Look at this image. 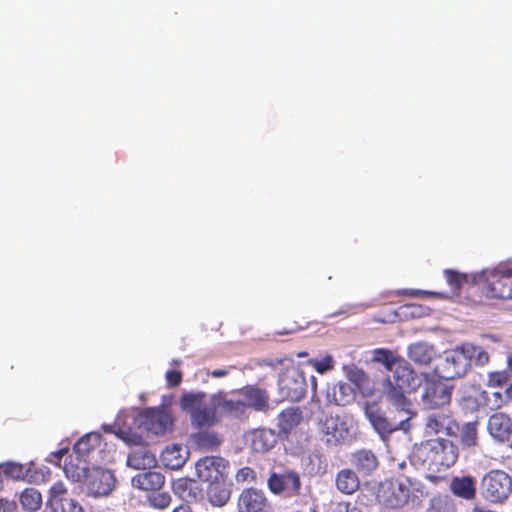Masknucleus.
<instances>
[{"label": "nucleus", "instance_id": "obj_1", "mask_svg": "<svg viewBox=\"0 0 512 512\" xmlns=\"http://www.w3.org/2000/svg\"><path fill=\"white\" fill-rule=\"evenodd\" d=\"M488 362L489 355L481 346L463 343L439 356L435 372L442 379L454 380L464 377L471 370L472 363L484 366Z\"/></svg>", "mask_w": 512, "mask_h": 512}, {"label": "nucleus", "instance_id": "obj_2", "mask_svg": "<svg viewBox=\"0 0 512 512\" xmlns=\"http://www.w3.org/2000/svg\"><path fill=\"white\" fill-rule=\"evenodd\" d=\"M458 458V449L449 439H430L422 443L413 453L412 461L423 469L431 471L426 479L437 482L443 477L434 473L441 472L452 466Z\"/></svg>", "mask_w": 512, "mask_h": 512}, {"label": "nucleus", "instance_id": "obj_3", "mask_svg": "<svg viewBox=\"0 0 512 512\" xmlns=\"http://www.w3.org/2000/svg\"><path fill=\"white\" fill-rule=\"evenodd\" d=\"M391 372L392 377H388L383 383V394L396 409L411 410V402L405 397V393L419 387V377L404 360H401Z\"/></svg>", "mask_w": 512, "mask_h": 512}, {"label": "nucleus", "instance_id": "obj_4", "mask_svg": "<svg viewBox=\"0 0 512 512\" xmlns=\"http://www.w3.org/2000/svg\"><path fill=\"white\" fill-rule=\"evenodd\" d=\"M196 474L207 484L208 501L215 507L224 506V460L218 456H206L196 463Z\"/></svg>", "mask_w": 512, "mask_h": 512}, {"label": "nucleus", "instance_id": "obj_5", "mask_svg": "<svg viewBox=\"0 0 512 512\" xmlns=\"http://www.w3.org/2000/svg\"><path fill=\"white\" fill-rule=\"evenodd\" d=\"M423 494L422 485L406 479H386L381 482L377 492L378 502L389 509H398Z\"/></svg>", "mask_w": 512, "mask_h": 512}, {"label": "nucleus", "instance_id": "obj_6", "mask_svg": "<svg viewBox=\"0 0 512 512\" xmlns=\"http://www.w3.org/2000/svg\"><path fill=\"white\" fill-rule=\"evenodd\" d=\"M314 406L316 404L311 407V413L315 418L322 440L326 444L337 445L352 440V426L346 419L339 415H333L331 411L323 410L320 406H317L314 410Z\"/></svg>", "mask_w": 512, "mask_h": 512}, {"label": "nucleus", "instance_id": "obj_7", "mask_svg": "<svg viewBox=\"0 0 512 512\" xmlns=\"http://www.w3.org/2000/svg\"><path fill=\"white\" fill-rule=\"evenodd\" d=\"M399 416L393 418L386 417L385 413L377 404L367 403L364 406V413L374 431L379 435L381 440L386 441L389 436L398 430L407 433L411 428L412 411L397 409Z\"/></svg>", "mask_w": 512, "mask_h": 512}, {"label": "nucleus", "instance_id": "obj_8", "mask_svg": "<svg viewBox=\"0 0 512 512\" xmlns=\"http://www.w3.org/2000/svg\"><path fill=\"white\" fill-rule=\"evenodd\" d=\"M512 493V478L503 470L487 472L480 483V494L484 500L502 504Z\"/></svg>", "mask_w": 512, "mask_h": 512}, {"label": "nucleus", "instance_id": "obj_9", "mask_svg": "<svg viewBox=\"0 0 512 512\" xmlns=\"http://www.w3.org/2000/svg\"><path fill=\"white\" fill-rule=\"evenodd\" d=\"M183 410L191 415V423L197 428L211 426L215 422L216 409L205 401L203 393H185L180 399Z\"/></svg>", "mask_w": 512, "mask_h": 512}, {"label": "nucleus", "instance_id": "obj_10", "mask_svg": "<svg viewBox=\"0 0 512 512\" xmlns=\"http://www.w3.org/2000/svg\"><path fill=\"white\" fill-rule=\"evenodd\" d=\"M475 284H481L485 294L491 298H512V274L500 271H482L473 276Z\"/></svg>", "mask_w": 512, "mask_h": 512}, {"label": "nucleus", "instance_id": "obj_11", "mask_svg": "<svg viewBox=\"0 0 512 512\" xmlns=\"http://www.w3.org/2000/svg\"><path fill=\"white\" fill-rule=\"evenodd\" d=\"M418 388L420 403L427 409L441 408L451 401L452 387L441 380L427 379Z\"/></svg>", "mask_w": 512, "mask_h": 512}, {"label": "nucleus", "instance_id": "obj_12", "mask_svg": "<svg viewBox=\"0 0 512 512\" xmlns=\"http://www.w3.org/2000/svg\"><path fill=\"white\" fill-rule=\"evenodd\" d=\"M278 390L282 399L290 401L301 400L307 390L304 373L295 367L287 368L279 376Z\"/></svg>", "mask_w": 512, "mask_h": 512}, {"label": "nucleus", "instance_id": "obj_13", "mask_svg": "<svg viewBox=\"0 0 512 512\" xmlns=\"http://www.w3.org/2000/svg\"><path fill=\"white\" fill-rule=\"evenodd\" d=\"M267 487L274 495L295 497L301 494L302 482L300 474L291 469L282 472H272L267 479Z\"/></svg>", "mask_w": 512, "mask_h": 512}, {"label": "nucleus", "instance_id": "obj_14", "mask_svg": "<svg viewBox=\"0 0 512 512\" xmlns=\"http://www.w3.org/2000/svg\"><path fill=\"white\" fill-rule=\"evenodd\" d=\"M84 485L91 497L108 496L115 488L116 478L112 471L101 467H92Z\"/></svg>", "mask_w": 512, "mask_h": 512}, {"label": "nucleus", "instance_id": "obj_15", "mask_svg": "<svg viewBox=\"0 0 512 512\" xmlns=\"http://www.w3.org/2000/svg\"><path fill=\"white\" fill-rule=\"evenodd\" d=\"M139 424L154 435H162L173 425V418L164 409L149 408L139 414Z\"/></svg>", "mask_w": 512, "mask_h": 512}, {"label": "nucleus", "instance_id": "obj_16", "mask_svg": "<svg viewBox=\"0 0 512 512\" xmlns=\"http://www.w3.org/2000/svg\"><path fill=\"white\" fill-rule=\"evenodd\" d=\"M239 512H273L271 502L264 491L256 488L244 489L238 497Z\"/></svg>", "mask_w": 512, "mask_h": 512}, {"label": "nucleus", "instance_id": "obj_17", "mask_svg": "<svg viewBox=\"0 0 512 512\" xmlns=\"http://www.w3.org/2000/svg\"><path fill=\"white\" fill-rule=\"evenodd\" d=\"M426 428L430 433L452 435L458 430V424L446 411H437L426 418Z\"/></svg>", "mask_w": 512, "mask_h": 512}, {"label": "nucleus", "instance_id": "obj_18", "mask_svg": "<svg viewBox=\"0 0 512 512\" xmlns=\"http://www.w3.org/2000/svg\"><path fill=\"white\" fill-rule=\"evenodd\" d=\"M487 430L497 442H508L512 435V420L504 413H494L488 419Z\"/></svg>", "mask_w": 512, "mask_h": 512}, {"label": "nucleus", "instance_id": "obj_19", "mask_svg": "<svg viewBox=\"0 0 512 512\" xmlns=\"http://www.w3.org/2000/svg\"><path fill=\"white\" fill-rule=\"evenodd\" d=\"M91 468L88 466L87 459L70 453L64 462L63 471L68 479L73 482H85Z\"/></svg>", "mask_w": 512, "mask_h": 512}, {"label": "nucleus", "instance_id": "obj_20", "mask_svg": "<svg viewBox=\"0 0 512 512\" xmlns=\"http://www.w3.org/2000/svg\"><path fill=\"white\" fill-rule=\"evenodd\" d=\"M246 441L255 452L265 453L275 446L277 436L272 429L258 428L247 433Z\"/></svg>", "mask_w": 512, "mask_h": 512}, {"label": "nucleus", "instance_id": "obj_21", "mask_svg": "<svg viewBox=\"0 0 512 512\" xmlns=\"http://www.w3.org/2000/svg\"><path fill=\"white\" fill-rule=\"evenodd\" d=\"M351 464L363 475H369L375 471L379 461L375 453L370 449H360L351 454Z\"/></svg>", "mask_w": 512, "mask_h": 512}, {"label": "nucleus", "instance_id": "obj_22", "mask_svg": "<svg viewBox=\"0 0 512 512\" xmlns=\"http://www.w3.org/2000/svg\"><path fill=\"white\" fill-rule=\"evenodd\" d=\"M127 463L134 469L146 470L154 468L157 465V459L147 447L139 446L128 454Z\"/></svg>", "mask_w": 512, "mask_h": 512}, {"label": "nucleus", "instance_id": "obj_23", "mask_svg": "<svg viewBox=\"0 0 512 512\" xmlns=\"http://www.w3.org/2000/svg\"><path fill=\"white\" fill-rule=\"evenodd\" d=\"M433 345L426 342H416L408 347V358L419 366H427L436 357Z\"/></svg>", "mask_w": 512, "mask_h": 512}, {"label": "nucleus", "instance_id": "obj_24", "mask_svg": "<svg viewBox=\"0 0 512 512\" xmlns=\"http://www.w3.org/2000/svg\"><path fill=\"white\" fill-rule=\"evenodd\" d=\"M160 458L166 468L177 470L186 463L188 452L181 445L172 444L161 452Z\"/></svg>", "mask_w": 512, "mask_h": 512}, {"label": "nucleus", "instance_id": "obj_25", "mask_svg": "<svg viewBox=\"0 0 512 512\" xmlns=\"http://www.w3.org/2000/svg\"><path fill=\"white\" fill-rule=\"evenodd\" d=\"M165 483V477L156 471H147L139 473L132 478V484L135 488L143 491L160 490Z\"/></svg>", "mask_w": 512, "mask_h": 512}, {"label": "nucleus", "instance_id": "obj_26", "mask_svg": "<svg viewBox=\"0 0 512 512\" xmlns=\"http://www.w3.org/2000/svg\"><path fill=\"white\" fill-rule=\"evenodd\" d=\"M355 387L346 382H338L333 384L327 390V400L336 405L345 406L354 399Z\"/></svg>", "mask_w": 512, "mask_h": 512}, {"label": "nucleus", "instance_id": "obj_27", "mask_svg": "<svg viewBox=\"0 0 512 512\" xmlns=\"http://www.w3.org/2000/svg\"><path fill=\"white\" fill-rule=\"evenodd\" d=\"M450 490L459 498L472 500L476 495L475 479L471 476H456L450 482Z\"/></svg>", "mask_w": 512, "mask_h": 512}, {"label": "nucleus", "instance_id": "obj_28", "mask_svg": "<svg viewBox=\"0 0 512 512\" xmlns=\"http://www.w3.org/2000/svg\"><path fill=\"white\" fill-rule=\"evenodd\" d=\"M102 436L98 432L87 433L82 436L73 446V453L87 459L96 449H99Z\"/></svg>", "mask_w": 512, "mask_h": 512}, {"label": "nucleus", "instance_id": "obj_29", "mask_svg": "<svg viewBox=\"0 0 512 512\" xmlns=\"http://www.w3.org/2000/svg\"><path fill=\"white\" fill-rule=\"evenodd\" d=\"M335 485L341 493L351 495L359 488L360 482L354 470L345 468L336 474Z\"/></svg>", "mask_w": 512, "mask_h": 512}, {"label": "nucleus", "instance_id": "obj_30", "mask_svg": "<svg viewBox=\"0 0 512 512\" xmlns=\"http://www.w3.org/2000/svg\"><path fill=\"white\" fill-rule=\"evenodd\" d=\"M302 419L303 415L299 407H290L283 410L278 415L280 432L287 435L301 423Z\"/></svg>", "mask_w": 512, "mask_h": 512}, {"label": "nucleus", "instance_id": "obj_31", "mask_svg": "<svg viewBox=\"0 0 512 512\" xmlns=\"http://www.w3.org/2000/svg\"><path fill=\"white\" fill-rule=\"evenodd\" d=\"M247 408H254L257 411H264L268 407V397L260 389L250 388L242 395Z\"/></svg>", "mask_w": 512, "mask_h": 512}, {"label": "nucleus", "instance_id": "obj_32", "mask_svg": "<svg viewBox=\"0 0 512 512\" xmlns=\"http://www.w3.org/2000/svg\"><path fill=\"white\" fill-rule=\"evenodd\" d=\"M114 433L123 441L132 445H140L142 443V436L132 431L130 427L124 425L122 415H118L114 421Z\"/></svg>", "mask_w": 512, "mask_h": 512}, {"label": "nucleus", "instance_id": "obj_33", "mask_svg": "<svg viewBox=\"0 0 512 512\" xmlns=\"http://www.w3.org/2000/svg\"><path fill=\"white\" fill-rule=\"evenodd\" d=\"M20 503L23 509L29 512H35L40 509L42 504L41 493L34 488H27L20 494Z\"/></svg>", "mask_w": 512, "mask_h": 512}, {"label": "nucleus", "instance_id": "obj_34", "mask_svg": "<svg viewBox=\"0 0 512 512\" xmlns=\"http://www.w3.org/2000/svg\"><path fill=\"white\" fill-rule=\"evenodd\" d=\"M173 492L185 502L196 500L197 493L193 491V481L187 478H179L173 482Z\"/></svg>", "mask_w": 512, "mask_h": 512}, {"label": "nucleus", "instance_id": "obj_35", "mask_svg": "<svg viewBox=\"0 0 512 512\" xmlns=\"http://www.w3.org/2000/svg\"><path fill=\"white\" fill-rule=\"evenodd\" d=\"M506 400V396L504 397L500 392L488 393L484 390L479 391L475 398L477 406H487L490 409L501 407Z\"/></svg>", "mask_w": 512, "mask_h": 512}, {"label": "nucleus", "instance_id": "obj_36", "mask_svg": "<svg viewBox=\"0 0 512 512\" xmlns=\"http://www.w3.org/2000/svg\"><path fill=\"white\" fill-rule=\"evenodd\" d=\"M372 361L381 363L386 370L392 371L394 367L401 361L398 357L390 350L379 348L372 352Z\"/></svg>", "mask_w": 512, "mask_h": 512}, {"label": "nucleus", "instance_id": "obj_37", "mask_svg": "<svg viewBox=\"0 0 512 512\" xmlns=\"http://www.w3.org/2000/svg\"><path fill=\"white\" fill-rule=\"evenodd\" d=\"M194 442L198 448L202 450H215L220 444L221 440L215 433L202 431L194 435Z\"/></svg>", "mask_w": 512, "mask_h": 512}, {"label": "nucleus", "instance_id": "obj_38", "mask_svg": "<svg viewBox=\"0 0 512 512\" xmlns=\"http://www.w3.org/2000/svg\"><path fill=\"white\" fill-rule=\"evenodd\" d=\"M454 504L448 495H436L431 498L426 512H453Z\"/></svg>", "mask_w": 512, "mask_h": 512}, {"label": "nucleus", "instance_id": "obj_39", "mask_svg": "<svg viewBox=\"0 0 512 512\" xmlns=\"http://www.w3.org/2000/svg\"><path fill=\"white\" fill-rule=\"evenodd\" d=\"M444 275L446 282L452 289L454 295H458L462 286L469 281V276L467 274H463L452 269L444 270Z\"/></svg>", "mask_w": 512, "mask_h": 512}, {"label": "nucleus", "instance_id": "obj_40", "mask_svg": "<svg viewBox=\"0 0 512 512\" xmlns=\"http://www.w3.org/2000/svg\"><path fill=\"white\" fill-rule=\"evenodd\" d=\"M247 411H248V408L242 398L241 399H234V398L226 399V416L239 418V419H245L248 416Z\"/></svg>", "mask_w": 512, "mask_h": 512}, {"label": "nucleus", "instance_id": "obj_41", "mask_svg": "<svg viewBox=\"0 0 512 512\" xmlns=\"http://www.w3.org/2000/svg\"><path fill=\"white\" fill-rule=\"evenodd\" d=\"M149 506L158 510L168 508L172 502L171 495L168 492H152L147 496Z\"/></svg>", "mask_w": 512, "mask_h": 512}, {"label": "nucleus", "instance_id": "obj_42", "mask_svg": "<svg viewBox=\"0 0 512 512\" xmlns=\"http://www.w3.org/2000/svg\"><path fill=\"white\" fill-rule=\"evenodd\" d=\"M50 512H85L83 507L78 501L72 498L64 499L62 501L55 500L53 506L50 507Z\"/></svg>", "mask_w": 512, "mask_h": 512}, {"label": "nucleus", "instance_id": "obj_43", "mask_svg": "<svg viewBox=\"0 0 512 512\" xmlns=\"http://www.w3.org/2000/svg\"><path fill=\"white\" fill-rule=\"evenodd\" d=\"M461 441L467 447L474 446L477 441L476 424L469 422L463 425L461 430Z\"/></svg>", "mask_w": 512, "mask_h": 512}, {"label": "nucleus", "instance_id": "obj_44", "mask_svg": "<svg viewBox=\"0 0 512 512\" xmlns=\"http://www.w3.org/2000/svg\"><path fill=\"white\" fill-rule=\"evenodd\" d=\"M344 370L348 380L351 382L350 384L355 387V390L360 388L366 381V375L363 370L355 366L344 367Z\"/></svg>", "mask_w": 512, "mask_h": 512}, {"label": "nucleus", "instance_id": "obj_45", "mask_svg": "<svg viewBox=\"0 0 512 512\" xmlns=\"http://www.w3.org/2000/svg\"><path fill=\"white\" fill-rule=\"evenodd\" d=\"M67 489L61 481L55 482L49 490L48 506H53L55 500L62 501L66 497Z\"/></svg>", "mask_w": 512, "mask_h": 512}, {"label": "nucleus", "instance_id": "obj_46", "mask_svg": "<svg viewBox=\"0 0 512 512\" xmlns=\"http://www.w3.org/2000/svg\"><path fill=\"white\" fill-rule=\"evenodd\" d=\"M309 364L319 373L323 374L334 367V360L331 355L322 358H313L309 360Z\"/></svg>", "mask_w": 512, "mask_h": 512}, {"label": "nucleus", "instance_id": "obj_47", "mask_svg": "<svg viewBox=\"0 0 512 512\" xmlns=\"http://www.w3.org/2000/svg\"><path fill=\"white\" fill-rule=\"evenodd\" d=\"M510 380L507 371L491 372L488 374V385L492 387L502 386Z\"/></svg>", "mask_w": 512, "mask_h": 512}, {"label": "nucleus", "instance_id": "obj_48", "mask_svg": "<svg viewBox=\"0 0 512 512\" xmlns=\"http://www.w3.org/2000/svg\"><path fill=\"white\" fill-rule=\"evenodd\" d=\"M236 480L239 483L255 481V472L250 467H243L238 470L236 474Z\"/></svg>", "mask_w": 512, "mask_h": 512}, {"label": "nucleus", "instance_id": "obj_49", "mask_svg": "<svg viewBox=\"0 0 512 512\" xmlns=\"http://www.w3.org/2000/svg\"><path fill=\"white\" fill-rule=\"evenodd\" d=\"M165 378L169 387H177L182 381V373L178 370H169Z\"/></svg>", "mask_w": 512, "mask_h": 512}, {"label": "nucleus", "instance_id": "obj_50", "mask_svg": "<svg viewBox=\"0 0 512 512\" xmlns=\"http://www.w3.org/2000/svg\"><path fill=\"white\" fill-rule=\"evenodd\" d=\"M403 293L412 296V297H424V296H435L444 298L445 295L438 292L426 291V290H417V289H408L404 290Z\"/></svg>", "mask_w": 512, "mask_h": 512}, {"label": "nucleus", "instance_id": "obj_51", "mask_svg": "<svg viewBox=\"0 0 512 512\" xmlns=\"http://www.w3.org/2000/svg\"><path fill=\"white\" fill-rule=\"evenodd\" d=\"M333 512H362V510L354 503L340 502L334 508Z\"/></svg>", "mask_w": 512, "mask_h": 512}, {"label": "nucleus", "instance_id": "obj_52", "mask_svg": "<svg viewBox=\"0 0 512 512\" xmlns=\"http://www.w3.org/2000/svg\"><path fill=\"white\" fill-rule=\"evenodd\" d=\"M67 453H68V449L67 448L59 449L58 451L52 452L49 455V457L47 458V461L52 463V464H54V465L60 466L62 457L64 455H66Z\"/></svg>", "mask_w": 512, "mask_h": 512}, {"label": "nucleus", "instance_id": "obj_53", "mask_svg": "<svg viewBox=\"0 0 512 512\" xmlns=\"http://www.w3.org/2000/svg\"><path fill=\"white\" fill-rule=\"evenodd\" d=\"M0 512H17L16 502L1 498Z\"/></svg>", "mask_w": 512, "mask_h": 512}, {"label": "nucleus", "instance_id": "obj_54", "mask_svg": "<svg viewBox=\"0 0 512 512\" xmlns=\"http://www.w3.org/2000/svg\"><path fill=\"white\" fill-rule=\"evenodd\" d=\"M172 512H192L190 507L187 505H179L178 507L174 508Z\"/></svg>", "mask_w": 512, "mask_h": 512}, {"label": "nucleus", "instance_id": "obj_55", "mask_svg": "<svg viewBox=\"0 0 512 512\" xmlns=\"http://www.w3.org/2000/svg\"><path fill=\"white\" fill-rule=\"evenodd\" d=\"M506 399L512 400V384L505 390Z\"/></svg>", "mask_w": 512, "mask_h": 512}, {"label": "nucleus", "instance_id": "obj_56", "mask_svg": "<svg viewBox=\"0 0 512 512\" xmlns=\"http://www.w3.org/2000/svg\"><path fill=\"white\" fill-rule=\"evenodd\" d=\"M308 459L311 463H313L315 460L321 463V457L318 454L309 455Z\"/></svg>", "mask_w": 512, "mask_h": 512}, {"label": "nucleus", "instance_id": "obj_57", "mask_svg": "<svg viewBox=\"0 0 512 512\" xmlns=\"http://www.w3.org/2000/svg\"><path fill=\"white\" fill-rule=\"evenodd\" d=\"M316 386H317L316 377L315 376H311V389H312V391L315 392Z\"/></svg>", "mask_w": 512, "mask_h": 512}, {"label": "nucleus", "instance_id": "obj_58", "mask_svg": "<svg viewBox=\"0 0 512 512\" xmlns=\"http://www.w3.org/2000/svg\"><path fill=\"white\" fill-rule=\"evenodd\" d=\"M507 365L509 370L512 372V354L507 357Z\"/></svg>", "mask_w": 512, "mask_h": 512}, {"label": "nucleus", "instance_id": "obj_59", "mask_svg": "<svg viewBox=\"0 0 512 512\" xmlns=\"http://www.w3.org/2000/svg\"><path fill=\"white\" fill-rule=\"evenodd\" d=\"M321 472H322V470H321V467H320V466H318L316 469L313 467V468L311 469V471H310V473H311V474H319V473H321Z\"/></svg>", "mask_w": 512, "mask_h": 512}, {"label": "nucleus", "instance_id": "obj_60", "mask_svg": "<svg viewBox=\"0 0 512 512\" xmlns=\"http://www.w3.org/2000/svg\"><path fill=\"white\" fill-rule=\"evenodd\" d=\"M213 374L217 377L224 376V370H216Z\"/></svg>", "mask_w": 512, "mask_h": 512}, {"label": "nucleus", "instance_id": "obj_61", "mask_svg": "<svg viewBox=\"0 0 512 512\" xmlns=\"http://www.w3.org/2000/svg\"><path fill=\"white\" fill-rule=\"evenodd\" d=\"M406 462L405 461H402V462H399L398 463V468L399 470H403L405 467H406Z\"/></svg>", "mask_w": 512, "mask_h": 512}, {"label": "nucleus", "instance_id": "obj_62", "mask_svg": "<svg viewBox=\"0 0 512 512\" xmlns=\"http://www.w3.org/2000/svg\"><path fill=\"white\" fill-rule=\"evenodd\" d=\"M307 356V353L306 352H301L298 354V357H305Z\"/></svg>", "mask_w": 512, "mask_h": 512}, {"label": "nucleus", "instance_id": "obj_63", "mask_svg": "<svg viewBox=\"0 0 512 512\" xmlns=\"http://www.w3.org/2000/svg\"><path fill=\"white\" fill-rule=\"evenodd\" d=\"M511 448H512V441H511Z\"/></svg>", "mask_w": 512, "mask_h": 512}, {"label": "nucleus", "instance_id": "obj_64", "mask_svg": "<svg viewBox=\"0 0 512 512\" xmlns=\"http://www.w3.org/2000/svg\"><path fill=\"white\" fill-rule=\"evenodd\" d=\"M312 512H315V511H312Z\"/></svg>", "mask_w": 512, "mask_h": 512}]
</instances>
